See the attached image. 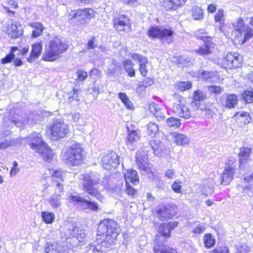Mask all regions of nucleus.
<instances>
[{
  "label": "nucleus",
  "instance_id": "1",
  "mask_svg": "<svg viewBox=\"0 0 253 253\" xmlns=\"http://www.w3.org/2000/svg\"><path fill=\"white\" fill-rule=\"evenodd\" d=\"M120 233L117 222L112 219L102 221L98 226L97 235L105 236V239L99 243L97 241L90 244L87 247V253H105L117 240Z\"/></svg>",
  "mask_w": 253,
  "mask_h": 253
},
{
  "label": "nucleus",
  "instance_id": "2",
  "mask_svg": "<svg viewBox=\"0 0 253 253\" xmlns=\"http://www.w3.org/2000/svg\"><path fill=\"white\" fill-rule=\"evenodd\" d=\"M108 182V176L100 179V175L97 173H91L90 175L85 174L83 176L82 186L85 192L102 201L103 197L95 186L99 185L103 188L107 187Z\"/></svg>",
  "mask_w": 253,
  "mask_h": 253
},
{
  "label": "nucleus",
  "instance_id": "3",
  "mask_svg": "<svg viewBox=\"0 0 253 253\" xmlns=\"http://www.w3.org/2000/svg\"><path fill=\"white\" fill-rule=\"evenodd\" d=\"M68 47L69 45L62 39L55 37L50 40L45 46L42 59L49 62L56 61L67 50Z\"/></svg>",
  "mask_w": 253,
  "mask_h": 253
},
{
  "label": "nucleus",
  "instance_id": "4",
  "mask_svg": "<svg viewBox=\"0 0 253 253\" xmlns=\"http://www.w3.org/2000/svg\"><path fill=\"white\" fill-rule=\"evenodd\" d=\"M25 139L31 146V148L38 153L45 161H48L53 157L51 150L42 141L41 135L34 133L28 135Z\"/></svg>",
  "mask_w": 253,
  "mask_h": 253
},
{
  "label": "nucleus",
  "instance_id": "5",
  "mask_svg": "<svg viewBox=\"0 0 253 253\" xmlns=\"http://www.w3.org/2000/svg\"><path fill=\"white\" fill-rule=\"evenodd\" d=\"M85 236L84 230L79 229L73 225H71L68 229H66L62 235V238L66 239V244L68 248H79L84 244Z\"/></svg>",
  "mask_w": 253,
  "mask_h": 253
},
{
  "label": "nucleus",
  "instance_id": "6",
  "mask_svg": "<svg viewBox=\"0 0 253 253\" xmlns=\"http://www.w3.org/2000/svg\"><path fill=\"white\" fill-rule=\"evenodd\" d=\"M83 149L79 144H74L69 147L63 156L65 162L71 166L78 165L82 161Z\"/></svg>",
  "mask_w": 253,
  "mask_h": 253
},
{
  "label": "nucleus",
  "instance_id": "7",
  "mask_svg": "<svg viewBox=\"0 0 253 253\" xmlns=\"http://www.w3.org/2000/svg\"><path fill=\"white\" fill-rule=\"evenodd\" d=\"M40 116L35 113H31L24 116L19 115L12 112L10 113L9 120L20 127H25L27 126H32L39 119Z\"/></svg>",
  "mask_w": 253,
  "mask_h": 253
},
{
  "label": "nucleus",
  "instance_id": "8",
  "mask_svg": "<svg viewBox=\"0 0 253 253\" xmlns=\"http://www.w3.org/2000/svg\"><path fill=\"white\" fill-rule=\"evenodd\" d=\"M232 25L234 31L239 34L238 39L239 40L240 38V41H241L243 37L242 43H245L248 40L253 37V29L249 26L245 25L243 18L240 17L238 18Z\"/></svg>",
  "mask_w": 253,
  "mask_h": 253
},
{
  "label": "nucleus",
  "instance_id": "9",
  "mask_svg": "<svg viewBox=\"0 0 253 253\" xmlns=\"http://www.w3.org/2000/svg\"><path fill=\"white\" fill-rule=\"evenodd\" d=\"M50 137L53 140L64 138L68 132V125L63 121L55 120L50 127Z\"/></svg>",
  "mask_w": 253,
  "mask_h": 253
},
{
  "label": "nucleus",
  "instance_id": "10",
  "mask_svg": "<svg viewBox=\"0 0 253 253\" xmlns=\"http://www.w3.org/2000/svg\"><path fill=\"white\" fill-rule=\"evenodd\" d=\"M69 200L74 205L84 209H90L93 211H97L98 210V206L96 203L86 200L79 196L71 195Z\"/></svg>",
  "mask_w": 253,
  "mask_h": 253
},
{
  "label": "nucleus",
  "instance_id": "11",
  "mask_svg": "<svg viewBox=\"0 0 253 253\" xmlns=\"http://www.w3.org/2000/svg\"><path fill=\"white\" fill-rule=\"evenodd\" d=\"M101 164L104 169L111 170L115 169L119 164V157L115 152H111L102 157Z\"/></svg>",
  "mask_w": 253,
  "mask_h": 253
},
{
  "label": "nucleus",
  "instance_id": "12",
  "mask_svg": "<svg viewBox=\"0 0 253 253\" xmlns=\"http://www.w3.org/2000/svg\"><path fill=\"white\" fill-rule=\"evenodd\" d=\"M114 27L118 31L128 33L131 30L129 19L124 15H120L113 19Z\"/></svg>",
  "mask_w": 253,
  "mask_h": 253
},
{
  "label": "nucleus",
  "instance_id": "13",
  "mask_svg": "<svg viewBox=\"0 0 253 253\" xmlns=\"http://www.w3.org/2000/svg\"><path fill=\"white\" fill-rule=\"evenodd\" d=\"M241 61V58L239 53L230 52L224 58L223 63L228 68H237L240 66Z\"/></svg>",
  "mask_w": 253,
  "mask_h": 253
},
{
  "label": "nucleus",
  "instance_id": "14",
  "mask_svg": "<svg viewBox=\"0 0 253 253\" xmlns=\"http://www.w3.org/2000/svg\"><path fill=\"white\" fill-rule=\"evenodd\" d=\"M235 170V166L233 163H229L225 166L221 176V184L226 185L230 183L233 179Z\"/></svg>",
  "mask_w": 253,
  "mask_h": 253
},
{
  "label": "nucleus",
  "instance_id": "15",
  "mask_svg": "<svg viewBox=\"0 0 253 253\" xmlns=\"http://www.w3.org/2000/svg\"><path fill=\"white\" fill-rule=\"evenodd\" d=\"M7 33L10 37L12 39H16L22 35L23 29L19 23L16 22L7 26Z\"/></svg>",
  "mask_w": 253,
  "mask_h": 253
},
{
  "label": "nucleus",
  "instance_id": "16",
  "mask_svg": "<svg viewBox=\"0 0 253 253\" xmlns=\"http://www.w3.org/2000/svg\"><path fill=\"white\" fill-rule=\"evenodd\" d=\"M174 102L172 107V112L177 115L181 114V110L183 109L182 106H185V100L180 95L175 94L173 96Z\"/></svg>",
  "mask_w": 253,
  "mask_h": 253
},
{
  "label": "nucleus",
  "instance_id": "17",
  "mask_svg": "<svg viewBox=\"0 0 253 253\" xmlns=\"http://www.w3.org/2000/svg\"><path fill=\"white\" fill-rule=\"evenodd\" d=\"M156 210L157 217L161 220L169 219L173 215V214L171 212L170 209L164 206L157 207Z\"/></svg>",
  "mask_w": 253,
  "mask_h": 253
},
{
  "label": "nucleus",
  "instance_id": "18",
  "mask_svg": "<svg viewBox=\"0 0 253 253\" xmlns=\"http://www.w3.org/2000/svg\"><path fill=\"white\" fill-rule=\"evenodd\" d=\"M207 97L206 94L199 90L194 92L193 101L191 102L192 107L197 110L199 108L201 105L200 102L204 100Z\"/></svg>",
  "mask_w": 253,
  "mask_h": 253
},
{
  "label": "nucleus",
  "instance_id": "19",
  "mask_svg": "<svg viewBox=\"0 0 253 253\" xmlns=\"http://www.w3.org/2000/svg\"><path fill=\"white\" fill-rule=\"evenodd\" d=\"M42 46L41 42L35 43L32 46L30 56L27 59L29 62H32L37 59L42 52Z\"/></svg>",
  "mask_w": 253,
  "mask_h": 253
},
{
  "label": "nucleus",
  "instance_id": "20",
  "mask_svg": "<svg viewBox=\"0 0 253 253\" xmlns=\"http://www.w3.org/2000/svg\"><path fill=\"white\" fill-rule=\"evenodd\" d=\"M169 136L170 139L173 141L177 145H185L189 144L190 140L188 137L184 134L177 133H171Z\"/></svg>",
  "mask_w": 253,
  "mask_h": 253
},
{
  "label": "nucleus",
  "instance_id": "21",
  "mask_svg": "<svg viewBox=\"0 0 253 253\" xmlns=\"http://www.w3.org/2000/svg\"><path fill=\"white\" fill-rule=\"evenodd\" d=\"M187 0H163L164 7L167 10L175 9L177 7L183 5Z\"/></svg>",
  "mask_w": 253,
  "mask_h": 253
},
{
  "label": "nucleus",
  "instance_id": "22",
  "mask_svg": "<svg viewBox=\"0 0 253 253\" xmlns=\"http://www.w3.org/2000/svg\"><path fill=\"white\" fill-rule=\"evenodd\" d=\"M45 251L46 253H67L66 250L57 243L47 244Z\"/></svg>",
  "mask_w": 253,
  "mask_h": 253
},
{
  "label": "nucleus",
  "instance_id": "23",
  "mask_svg": "<svg viewBox=\"0 0 253 253\" xmlns=\"http://www.w3.org/2000/svg\"><path fill=\"white\" fill-rule=\"evenodd\" d=\"M252 153V149L249 147H242L239 154V161L241 165L246 164L249 160Z\"/></svg>",
  "mask_w": 253,
  "mask_h": 253
},
{
  "label": "nucleus",
  "instance_id": "24",
  "mask_svg": "<svg viewBox=\"0 0 253 253\" xmlns=\"http://www.w3.org/2000/svg\"><path fill=\"white\" fill-rule=\"evenodd\" d=\"M126 183L131 182L136 185L139 182V177L136 170L130 169L128 170L127 173L125 174Z\"/></svg>",
  "mask_w": 253,
  "mask_h": 253
},
{
  "label": "nucleus",
  "instance_id": "25",
  "mask_svg": "<svg viewBox=\"0 0 253 253\" xmlns=\"http://www.w3.org/2000/svg\"><path fill=\"white\" fill-rule=\"evenodd\" d=\"M160 39L162 42L169 43L172 42L171 37L173 34V31L170 29L161 27Z\"/></svg>",
  "mask_w": 253,
  "mask_h": 253
},
{
  "label": "nucleus",
  "instance_id": "26",
  "mask_svg": "<svg viewBox=\"0 0 253 253\" xmlns=\"http://www.w3.org/2000/svg\"><path fill=\"white\" fill-rule=\"evenodd\" d=\"M29 25L33 29L32 35V38H36L42 35L44 28L41 23L36 22L30 23Z\"/></svg>",
  "mask_w": 253,
  "mask_h": 253
},
{
  "label": "nucleus",
  "instance_id": "27",
  "mask_svg": "<svg viewBox=\"0 0 253 253\" xmlns=\"http://www.w3.org/2000/svg\"><path fill=\"white\" fill-rule=\"evenodd\" d=\"M61 194L54 193L49 198L48 200V203L52 208L57 209L61 205Z\"/></svg>",
  "mask_w": 253,
  "mask_h": 253
},
{
  "label": "nucleus",
  "instance_id": "28",
  "mask_svg": "<svg viewBox=\"0 0 253 253\" xmlns=\"http://www.w3.org/2000/svg\"><path fill=\"white\" fill-rule=\"evenodd\" d=\"M191 13L192 17L195 20H200L203 18V10L200 6L197 5L193 6L191 9Z\"/></svg>",
  "mask_w": 253,
  "mask_h": 253
},
{
  "label": "nucleus",
  "instance_id": "29",
  "mask_svg": "<svg viewBox=\"0 0 253 253\" xmlns=\"http://www.w3.org/2000/svg\"><path fill=\"white\" fill-rule=\"evenodd\" d=\"M212 45V43L206 42L204 45L200 46L195 51L200 55H208L211 53V47Z\"/></svg>",
  "mask_w": 253,
  "mask_h": 253
},
{
  "label": "nucleus",
  "instance_id": "30",
  "mask_svg": "<svg viewBox=\"0 0 253 253\" xmlns=\"http://www.w3.org/2000/svg\"><path fill=\"white\" fill-rule=\"evenodd\" d=\"M118 98L122 101V103L127 109H133L134 106L133 103L125 92H120L118 94Z\"/></svg>",
  "mask_w": 253,
  "mask_h": 253
},
{
  "label": "nucleus",
  "instance_id": "31",
  "mask_svg": "<svg viewBox=\"0 0 253 253\" xmlns=\"http://www.w3.org/2000/svg\"><path fill=\"white\" fill-rule=\"evenodd\" d=\"M139 139V137L135 130H128L126 140V143L127 145L137 142Z\"/></svg>",
  "mask_w": 253,
  "mask_h": 253
},
{
  "label": "nucleus",
  "instance_id": "32",
  "mask_svg": "<svg viewBox=\"0 0 253 253\" xmlns=\"http://www.w3.org/2000/svg\"><path fill=\"white\" fill-rule=\"evenodd\" d=\"M237 104V96L234 94H229L227 96L225 107L228 109L234 108Z\"/></svg>",
  "mask_w": 253,
  "mask_h": 253
},
{
  "label": "nucleus",
  "instance_id": "33",
  "mask_svg": "<svg viewBox=\"0 0 253 253\" xmlns=\"http://www.w3.org/2000/svg\"><path fill=\"white\" fill-rule=\"evenodd\" d=\"M123 66L129 77H133L135 76V72L133 68V64L130 60L128 59L124 60Z\"/></svg>",
  "mask_w": 253,
  "mask_h": 253
},
{
  "label": "nucleus",
  "instance_id": "34",
  "mask_svg": "<svg viewBox=\"0 0 253 253\" xmlns=\"http://www.w3.org/2000/svg\"><path fill=\"white\" fill-rule=\"evenodd\" d=\"M136 163L137 166L140 169L147 171L148 169L147 168V158L146 157L139 156L138 154L136 156Z\"/></svg>",
  "mask_w": 253,
  "mask_h": 253
},
{
  "label": "nucleus",
  "instance_id": "35",
  "mask_svg": "<svg viewBox=\"0 0 253 253\" xmlns=\"http://www.w3.org/2000/svg\"><path fill=\"white\" fill-rule=\"evenodd\" d=\"M155 253H177L176 250L164 245H157L154 247Z\"/></svg>",
  "mask_w": 253,
  "mask_h": 253
},
{
  "label": "nucleus",
  "instance_id": "36",
  "mask_svg": "<svg viewBox=\"0 0 253 253\" xmlns=\"http://www.w3.org/2000/svg\"><path fill=\"white\" fill-rule=\"evenodd\" d=\"M161 27L157 26L152 27L148 31V35L152 38L160 39Z\"/></svg>",
  "mask_w": 253,
  "mask_h": 253
},
{
  "label": "nucleus",
  "instance_id": "37",
  "mask_svg": "<svg viewBox=\"0 0 253 253\" xmlns=\"http://www.w3.org/2000/svg\"><path fill=\"white\" fill-rule=\"evenodd\" d=\"M204 243L207 248H210L214 245L215 240L211 234H206L204 236Z\"/></svg>",
  "mask_w": 253,
  "mask_h": 253
},
{
  "label": "nucleus",
  "instance_id": "38",
  "mask_svg": "<svg viewBox=\"0 0 253 253\" xmlns=\"http://www.w3.org/2000/svg\"><path fill=\"white\" fill-rule=\"evenodd\" d=\"M224 10L222 9L218 10L217 13L214 15V20L216 22H219L220 28L219 30H221L222 25L224 22Z\"/></svg>",
  "mask_w": 253,
  "mask_h": 253
},
{
  "label": "nucleus",
  "instance_id": "39",
  "mask_svg": "<svg viewBox=\"0 0 253 253\" xmlns=\"http://www.w3.org/2000/svg\"><path fill=\"white\" fill-rule=\"evenodd\" d=\"M158 126L154 123L150 122L147 125V133L149 135L154 136L158 132Z\"/></svg>",
  "mask_w": 253,
  "mask_h": 253
},
{
  "label": "nucleus",
  "instance_id": "40",
  "mask_svg": "<svg viewBox=\"0 0 253 253\" xmlns=\"http://www.w3.org/2000/svg\"><path fill=\"white\" fill-rule=\"evenodd\" d=\"M212 182H208L203 184L202 187V193L206 196H209L213 192Z\"/></svg>",
  "mask_w": 253,
  "mask_h": 253
},
{
  "label": "nucleus",
  "instance_id": "41",
  "mask_svg": "<svg viewBox=\"0 0 253 253\" xmlns=\"http://www.w3.org/2000/svg\"><path fill=\"white\" fill-rule=\"evenodd\" d=\"M52 182L57 181H64V173L61 170H54L52 173Z\"/></svg>",
  "mask_w": 253,
  "mask_h": 253
},
{
  "label": "nucleus",
  "instance_id": "42",
  "mask_svg": "<svg viewBox=\"0 0 253 253\" xmlns=\"http://www.w3.org/2000/svg\"><path fill=\"white\" fill-rule=\"evenodd\" d=\"M15 50H16V48H11L9 53L1 60V63L5 64L10 63L15 58V54H14V51Z\"/></svg>",
  "mask_w": 253,
  "mask_h": 253
},
{
  "label": "nucleus",
  "instance_id": "43",
  "mask_svg": "<svg viewBox=\"0 0 253 253\" xmlns=\"http://www.w3.org/2000/svg\"><path fill=\"white\" fill-rule=\"evenodd\" d=\"M42 216L43 220L46 223H51L54 219V214L52 212H42Z\"/></svg>",
  "mask_w": 253,
  "mask_h": 253
},
{
  "label": "nucleus",
  "instance_id": "44",
  "mask_svg": "<svg viewBox=\"0 0 253 253\" xmlns=\"http://www.w3.org/2000/svg\"><path fill=\"white\" fill-rule=\"evenodd\" d=\"M167 123L169 126L174 128L179 127L181 125L180 120L174 117H170L167 120Z\"/></svg>",
  "mask_w": 253,
  "mask_h": 253
},
{
  "label": "nucleus",
  "instance_id": "45",
  "mask_svg": "<svg viewBox=\"0 0 253 253\" xmlns=\"http://www.w3.org/2000/svg\"><path fill=\"white\" fill-rule=\"evenodd\" d=\"M63 182L64 181L59 182V181H55V182L52 183V186L55 190L54 193L56 192L58 194H61V193L63 192Z\"/></svg>",
  "mask_w": 253,
  "mask_h": 253
},
{
  "label": "nucleus",
  "instance_id": "46",
  "mask_svg": "<svg viewBox=\"0 0 253 253\" xmlns=\"http://www.w3.org/2000/svg\"><path fill=\"white\" fill-rule=\"evenodd\" d=\"M168 228V226H166L165 223L161 224L158 228L159 233L164 236L169 237L170 236V233Z\"/></svg>",
  "mask_w": 253,
  "mask_h": 253
},
{
  "label": "nucleus",
  "instance_id": "47",
  "mask_svg": "<svg viewBox=\"0 0 253 253\" xmlns=\"http://www.w3.org/2000/svg\"><path fill=\"white\" fill-rule=\"evenodd\" d=\"M148 63V61L147 58L143 59V60H141V62L139 63V71L141 74L144 77H145L147 74L148 71L146 69V65Z\"/></svg>",
  "mask_w": 253,
  "mask_h": 253
},
{
  "label": "nucleus",
  "instance_id": "48",
  "mask_svg": "<svg viewBox=\"0 0 253 253\" xmlns=\"http://www.w3.org/2000/svg\"><path fill=\"white\" fill-rule=\"evenodd\" d=\"M200 75V77L202 78L203 80L211 82L214 78L215 74L213 72L203 71L201 72Z\"/></svg>",
  "mask_w": 253,
  "mask_h": 253
},
{
  "label": "nucleus",
  "instance_id": "49",
  "mask_svg": "<svg viewBox=\"0 0 253 253\" xmlns=\"http://www.w3.org/2000/svg\"><path fill=\"white\" fill-rule=\"evenodd\" d=\"M82 19H91L94 16V12L93 9L90 8L83 9Z\"/></svg>",
  "mask_w": 253,
  "mask_h": 253
},
{
  "label": "nucleus",
  "instance_id": "50",
  "mask_svg": "<svg viewBox=\"0 0 253 253\" xmlns=\"http://www.w3.org/2000/svg\"><path fill=\"white\" fill-rule=\"evenodd\" d=\"M236 249L239 253H250L251 251V248L246 243L237 246Z\"/></svg>",
  "mask_w": 253,
  "mask_h": 253
},
{
  "label": "nucleus",
  "instance_id": "51",
  "mask_svg": "<svg viewBox=\"0 0 253 253\" xmlns=\"http://www.w3.org/2000/svg\"><path fill=\"white\" fill-rule=\"evenodd\" d=\"M177 88L181 91L190 89L191 87V84L189 82H181L177 84Z\"/></svg>",
  "mask_w": 253,
  "mask_h": 253
},
{
  "label": "nucleus",
  "instance_id": "52",
  "mask_svg": "<svg viewBox=\"0 0 253 253\" xmlns=\"http://www.w3.org/2000/svg\"><path fill=\"white\" fill-rule=\"evenodd\" d=\"M208 90L211 93L218 95L222 92L223 89L220 86L209 85L208 86Z\"/></svg>",
  "mask_w": 253,
  "mask_h": 253
},
{
  "label": "nucleus",
  "instance_id": "53",
  "mask_svg": "<svg viewBox=\"0 0 253 253\" xmlns=\"http://www.w3.org/2000/svg\"><path fill=\"white\" fill-rule=\"evenodd\" d=\"M235 117L238 118L239 117H241V118H243V119H246V120H244V122L245 124L249 123H250L251 118L250 117V115L247 112H237L235 114Z\"/></svg>",
  "mask_w": 253,
  "mask_h": 253
},
{
  "label": "nucleus",
  "instance_id": "54",
  "mask_svg": "<svg viewBox=\"0 0 253 253\" xmlns=\"http://www.w3.org/2000/svg\"><path fill=\"white\" fill-rule=\"evenodd\" d=\"M181 182L180 180H175L171 185L172 189L177 193H180L181 192L182 186L181 185Z\"/></svg>",
  "mask_w": 253,
  "mask_h": 253
},
{
  "label": "nucleus",
  "instance_id": "55",
  "mask_svg": "<svg viewBox=\"0 0 253 253\" xmlns=\"http://www.w3.org/2000/svg\"><path fill=\"white\" fill-rule=\"evenodd\" d=\"M83 9H78V10L72 11L69 14V18L72 19L73 18H81L82 19L83 17Z\"/></svg>",
  "mask_w": 253,
  "mask_h": 253
},
{
  "label": "nucleus",
  "instance_id": "56",
  "mask_svg": "<svg viewBox=\"0 0 253 253\" xmlns=\"http://www.w3.org/2000/svg\"><path fill=\"white\" fill-rule=\"evenodd\" d=\"M182 107L181 114H177V116L186 119H189L191 116L189 109L186 106Z\"/></svg>",
  "mask_w": 253,
  "mask_h": 253
},
{
  "label": "nucleus",
  "instance_id": "57",
  "mask_svg": "<svg viewBox=\"0 0 253 253\" xmlns=\"http://www.w3.org/2000/svg\"><path fill=\"white\" fill-rule=\"evenodd\" d=\"M244 98L247 103L253 102V92L248 90L245 92Z\"/></svg>",
  "mask_w": 253,
  "mask_h": 253
},
{
  "label": "nucleus",
  "instance_id": "58",
  "mask_svg": "<svg viewBox=\"0 0 253 253\" xmlns=\"http://www.w3.org/2000/svg\"><path fill=\"white\" fill-rule=\"evenodd\" d=\"M95 38L94 37H91L86 44V49L89 50L94 49L97 45L94 43Z\"/></svg>",
  "mask_w": 253,
  "mask_h": 253
},
{
  "label": "nucleus",
  "instance_id": "59",
  "mask_svg": "<svg viewBox=\"0 0 253 253\" xmlns=\"http://www.w3.org/2000/svg\"><path fill=\"white\" fill-rule=\"evenodd\" d=\"M205 229V225L203 224H199L193 229V232L195 234H201L204 232Z\"/></svg>",
  "mask_w": 253,
  "mask_h": 253
},
{
  "label": "nucleus",
  "instance_id": "60",
  "mask_svg": "<svg viewBox=\"0 0 253 253\" xmlns=\"http://www.w3.org/2000/svg\"><path fill=\"white\" fill-rule=\"evenodd\" d=\"M79 90L78 89H73V95L71 96H70L68 98V100L70 102H72L74 100H75L77 101H80V98L78 95V91Z\"/></svg>",
  "mask_w": 253,
  "mask_h": 253
},
{
  "label": "nucleus",
  "instance_id": "61",
  "mask_svg": "<svg viewBox=\"0 0 253 253\" xmlns=\"http://www.w3.org/2000/svg\"><path fill=\"white\" fill-rule=\"evenodd\" d=\"M18 166V163L16 161H14L13 162V167L11 168L10 171V175L11 176H13L15 175L19 171V169L17 168Z\"/></svg>",
  "mask_w": 253,
  "mask_h": 253
},
{
  "label": "nucleus",
  "instance_id": "62",
  "mask_svg": "<svg viewBox=\"0 0 253 253\" xmlns=\"http://www.w3.org/2000/svg\"><path fill=\"white\" fill-rule=\"evenodd\" d=\"M126 192L130 196H134L136 193V190L129 185L128 183H126Z\"/></svg>",
  "mask_w": 253,
  "mask_h": 253
},
{
  "label": "nucleus",
  "instance_id": "63",
  "mask_svg": "<svg viewBox=\"0 0 253 253\" xmlns=\"http://www.w3.org/2000/svg\"><path fill=\"white\" fill-rule=\"evenodd\" d=\"M77 74L78 76V79L79 81H84L87 78V73L85 72H84L82 70H79L77 72Z\"/></svg>",
  "mask_w": 253,
  "mask_h": 253
},
{
  "label": "nucleus",
  "instance_id": "64",
  "mask_svg": "<svg viewBox=\"0 0 253 253\" xmlns=\"http://www.w3.org/2000/svg\"><path fill=\"white\" fill-rule=\"evenodd\" d=\"M160 109L159 105L154 102L151 103L149 105V110L153 115Z\"/></svg>",
  "mask_w": 253,
  "mask_h": 253
}]
</instances>
